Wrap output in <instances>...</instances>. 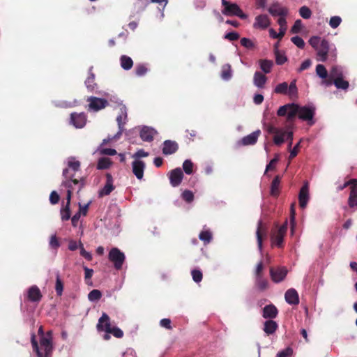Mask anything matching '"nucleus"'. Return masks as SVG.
I'll list each match as a JSON object with an SVG mask.
<instances>
[{"label":"nucleus","instance_id":"obj_42","mask_svg":"<svg viewBox=\"0 0 357 357\" xmlns=\"http://www.w3.org/2000/svg\"><path fill=\"white\" fill-rule=\"evenodd\" d=\"M348 204L351 208L357 206V190H350L349 197L348 199Z\"/></svg>","mask_w":357,"mask_h":357},{"label":"nucleus","instance_id":"obj_6","mask_svg":"<svg viewBox=\"0 0 357 357\" xmlns=\"http://www.w3.org/2000/svg\"><path fill=\"white\" fill-rule=\"evenodd\" d=\"M266 130L269 134H273L274 143L280 146L285 141L286 130L284 128H277L271 124L266 126Z\"/></svg>","mask_w":357,"mask_h":357},{"label":"nucleus","instance_id":"obj_41","mask_svg":"<svg viewBox=\"0 0 357 357\" xmlns=\"http://www.w3.org/2000/svg\"><path fill=\"white\" fill-rule=\"evenodd\" d=\"M111 164L112 162L109 158H101L98 162L97 168L98 169H107L110 167Z\"/></svg>","mask_w":357,"mask_h":357},{"label":"nucleus","instance_id":"obj_10","mask_svg":"<svg viewBox=\"0 0 357 357\" xmlns=\"http://www.w3.org/2000/svg\"><path fill=\"white\" fill-rule=\"evenodd\" d=\"M287 274V269L285 267H278L273 268L271 267L270 268V276L271 280L275 282L278 283L284 280Z\"/></svg>","mask_w":357,"mask_h":357},{"label":"nucleus","instance_id":"obj_3","mask_svg":"<svg viewBox=\"0 0 357 357\" xmlns=\"http://www.w3.org/2000/svg\"><path fill=\"white\" fill-rule=\"evenodd\" d=\"M274 93L288 96L290 99L297 98L298 93L296 80H292L289 85L286 82L278 84L274 89Z\"/></svg>","mask_w":357,"mask_h":357},{"label":"nucleus","instance_id":"obj_7","mask_svg":"<svg viewBox=\"0 0 357 357\" xmlns=\"http://www.w3.org/2000/svg\"><path fill=\"white\" fill-rule=\"evenodd\" d=\"M63 176L66 179V181H63L62 185L67 188L68 189L74 190L73 188V184L77 185L80 183L79 190H80L83 186L84 185V179H82L81 181H79L77 179L73 178L74 174L70 173V169H64L63 171Z\"/></svg>","mask_w":357,"mask_h":357},{"label":"nucleus","instance_id":"obj_17","mask_svg":"<svg viewBox=\"0 0 357 357\" xmlns=\"http://www.w3.org/2000/svg\"><path fill=\"white\" fill-rule=\"evenodd\" d=\"M268 10L273 17L280 16V17H284L288 14V9L281 6L278 2L271 4Z\"/></svg>","mask_w":357,"mask_h":357},{"label":"nucleus","instance_id":"obj_58","mask_svg":"<svg viewBox=\"0 0 357 357\" xmlns=\"http://www.w3.org/2000/svg\"><path fill=\"white\" fill-rule=\"evenodd\" d=\"M342 19L339 16H333L331 17L329 21V25L333 28L335 29L340 24Z\"/></svg>","mask_w":357,"mask_h":357},{"label":"nucleus","instance_id":"obj_54","mask_svg":"<svg viewBox=\"0 0 357 357\" xmlns=\"http://www.w3.org/2000/svg\"><path fill=\"white\" fill-rule=\"evenodd\" d=\"M241 45L247 49H253L255 44L253 42L248 38H242L240 40Z\"/></svg>","mask_w":357,"mask_h":357},{"label":"nucleus","instance_id":"obj_34","mask_svg":"<svg viewBox=\"0 0 357 357\" xmlns=\"http://www.w3.org/2000/svg\"><path fill=\"white\" fill-rule=\"evenodd\" d=\"M255 286L259 291H264L268 288V282L263 277H259L255 278Z\"/></svg>","mask_w":357,"mask_h":357},{"label":"nucleus","instance_id":"obj_21","mask_svg":"<svg viewBox=\"0 0 357 357\" xmlns=\"http://www.w3.org/2000/svg\"><path fill=\"white\" fill-rule=\"evenodd\" d=\"M157 132L153 128L144 126L140 130L139 136L143 141L151 142L153 140Z\"/></svg>","mask_w":357,"mask_h":357},{"label":"nucleus","instance_id":"obj_9","mask_svg":"<svg viewBox=\"0 0 357 357\" xmlns=\"http://www.w3.org/2000/svg\"><path fill=\"white\" fill-rule=\"evenodd\" d=\"M340 77H344L342 68L337 66H334L330 69L328 78L323 80L322 84L328 86H331L334 80Z\"/></svg>","mask_w":357,"mask_h":357},{"label":"nucleus","instance_id":"obj_56","mask_svg":"<svg viewBox=\"0 0 357 357\" xmlns=\"http://www.w3.org/2000/svg\"><path fill=\"white\" fill-rule=\"evenodd\" d=\"M191 275L192 277L193 280L195 282H199L202 281L203 278V275L201 271L197 269H194L191 272Z\"/></svg>","mask_w":357,"mask_h":357},{"label":"nucleus","instance_id":"obj_14","mask_svg":"<svg viewBox=\"0 0 357 357\" xmlns=\"http://www.w3.org/2000/svg\"><path fill=\"white\" fill-rule=\"evenodd\" d=\"M106 183L104 187L99 190L98 197H102L104 196L109 195L115 188L113 185V177L111 174L107 173L106 175Z\"/></svg>","mask_w":357,"mask_h":357},{"label":"nucleus","instance_id":"obj_38","mask_svg":"<svg viewBox=\"0 0 357 357\" xmlns=\"http://www.w3.org/2000/svg\"><path fill=\"white\" fill-rule=\"evenodd\" d=\"M199 238L204 244H208L212 240V233L209 230L202 231L199 235Z\"/></svg>","mask_w":357,"mask_h":357},{"label":"nucleus","instance_id":"obj_46","mask_svg":"<svg viewBox=\"0 0 357 357\" xmlns=\"http://www.w3.org/2000/svg\"><path fill=\"white\" fill-rule=\"evenodd\" d=\"M193 163L190 160H185L183 163V169L186 174L190 175L193 172Z\"/></svg>","mask_w":357,"mask_h":357},{"label":"nucleus","instance_id":"obj_27","mask_svg":"<svg viewBox=\"0 0 357 357\" xmlns=\"http://www.w3.org/2000/svg\"><path fill=\"white\" fill-rule=\"evenodd\" d=\"M285 301L290 305H297L299 303V298L297 291L294 289H288L284 295Z\"/></svg>","mask_w":357,"mask_h":357},{"label":"nucleus","instance_id":"obj_55","mask_svg":"<svg viewBox=\"0 0 357 357\" xmlns=\"http://www.w3.org/2000/svg\"><path fill=\"white\" fill-rule=\"evenodd\" d=\"M147 71L148 69L144 64H139L135 67V74L139 77L144 76Z\"/></svg>","mask_w":357,"mask_h":357},{"label":"nucleus","instance_id":"obj_5","mask_svg":"<svg viewBox=\"0 0 357 357\" xmlns=\"http://www.w3.org/2000/svg\"><path fill=\"white\" fill-rule=\"evenodd\" d=\"M108 259L114 264V266L116 270H120L123 266L126 257L124 253L119 248H113L109 252Z\"/></svg>","mask_w":357,"mask_h":357},{"label":"nucleus","instance_id":"obj_45","mask_svg":"<svg viewBox=\"0 0 357 357\" xmlns=\"http://www.w3.org/2000/svg\"><path fill=\"white\" fill-rule=\"evenodd\" d=\"M70 205H66L61 209V218L63 221L68 220L70 218Z\"/></svg>","mask_w":357,"mask_h":357},{"label":"nucleus","instance_id":"obj_62","mask_svg":"<svg viewBox=\"0 0 357 357\" xmlns=\"http://www.w3.org/2000/svg\"><path fill=\"white\" fill-rule=\"evenodd\" d=\"M263 269H264V264L262 261H260L257 264L256 270H255V278L263 277Z\"/></svg>","mask_w":357,"mask_h":357},{"label":"nucleus","instance_id":"obj_1","mask_svg":"<svg viewBox=\"0 0 357 357\" xmlns=\"http://www.w3.org/2000/svg\"><path fill=\"white\" fill-rule=\"evenodd\" d=\"M277 114L279 116H286V121L288 124H293L296 116L308 124H314L312 121L315 114V108L312 106H300L296 103H288L279 107Z\"/></svg>","mask_w":357,"mask_h":357},{"label":"nucleus","instance_id":"obj_61","mask_svg":"<svg viewBox=\"0 0 357 357\" xmlns=\"http://www.w3.org/2000/svg\"><path fill=\"white\" fill-rule=\"evenodd\" d=\"M292 353H293L292 349L290 347H287L285 349L280 351L277 354V357H289L290 356H291Z\"/></svg>","mask_w":357,"mask_h":357},{"label":"nucleus","instance_id":"obj_33","mask_svg":"<svg viewBox=\"0 0 357 357\" xmlns=\"http://www.w3.org/2000/svg\"><path fill=\"white\" fill-rule=\"evenodd\" d=\"M120 62L121 68L126 70L131 69L133 66L132 59L126 55H122L120 57Z\"/></svg>","mask_w":357,"mask_h":357},{"label":"nucleus","instance_id":"obj_47","mask_svg":"<svg viewBox=\"0 0 357 357\" xmlns=\"http://www.w3.org/2000/svg\"><path fill=\"white\" fill-rule=\"evenodd\" d=\"M55 290L58 296H61L63 290V283L60 278L59 274L56 275Z\"/></svg>","mask_w":357,"mask_h":357},{"label":"nucleus","instance_id":"obj_52","mask_svg":"<svg viewBox=\"0 0 357 357\" xmlns=\"http://www.w3.org/2000/svg\"><path fill=\"white\" fill-rule=\"evenodd\" d=\"M303 28L302 21L301 20H296L294 25L291 28V33H298Z\"/></svg>","mask_w":357,"mask_h":357},{"label":"nucleus","instance_id":"obj_13","mask_svg":"<svg viewBox=\"0 0 357 357\" xmlns=\"http://www.w3.org/2000/svg\"><path fill=\"white\" fill-rule=\"evenodd\" d=\"M271 24V20L267 15L261 14L257 15L255 19L253 28L257 29L264 30Z\"/></svg>","mask_w":357,"mask_h":357},{"label":"nucleus","instance_id":"obj_31","mask_svg":"<svg viewBox=\"0 0 357 357\" xmlns=\"http://www.w3.org/2000/svg\"><path fill=\"white\" fill-rule=\"evenodd\" d=\"M267 77L260 72H255L254 75V84L258 88H264L266 82Z\"/></svg>","mask_w":357,"mask_h":357},{"label":"nucleus","instance_id":"obj_16","mask_svg":"<svg viewBox=\"0 0 357 357\" xmlns=\"http://www.w3.org/2000/svg\"><path fill=\"white\" fill-rule=\"evenodd\" d=\"M317 56L319 57L318 59L322 62L327 60L328 53L329 52V43L326 39H322L320 45L316 49Z\"/></svg>","mask_w":357,"mask_h":357},{"label":"nucleus","instance_id":"obj_24","mask_svg":"<svg viewBox=\"0 0 357 357\" xmlns=\"http://www.w3.org/2000/svg\"><path fill=\"white\" fill-rule=\"evenodd\" d=\"M126 119H127L126 109L125 107H123L121 108L120 114L118 115L116 117V121H117L118 126H119V131L116 135V137H119L122 134V132L124 130L123 126L126 124Z\"/></svg>","mask_w":357,"mask_h":357},{"label":"nucleus","instance_id":"obj_29","mask_svg":"<svg viewBox=\"0 0 357 357\" xmlns=\"http://www.w3.org/2000/svg\"><path fill=\"white\" fill-rule=\"evenodd\" d=\"M281 177L279 175L275 176L271 182L270 194L271 196L277 197L280 194V185Z\"/></svg>","mask_w":357,"mask_h":357},{"label":"nucleus","instance_id":"obj_11","mask_svg":"<svg viewBox=\"0 0 357 357\" xmlns=\"http://www.w3.org/2000/svg\"><path fill=\"white\" fill-rule=\"evenodd\" d=\"M88 101L89 102V109L93 111H99L105 108L109 104L107 100L93 96L89 97Z\"/></svg>","mask_w":357,"mask_h":357},{"label":"nucleus","instance_id":"obj_19","mask_svg":"<svg viewBox=\"0 0 357 357\" xmlns=\"http://www.w3.org/2000/svg\"><path fill=\"white\" fill-rule=\"evenodd\" d=\"M309 201V188L307 183L304 184L301 188L298 194V202L301 208L306 207Z\"/></svg>","mask_w":357,"mask_h":357},{"label":"nucleus","instance_id":"obj_50","mask_svg":"<svg viewBox=\"0 0 357 357\" xmlns=\"http://www.w3.org/2000/svg\"><path fill=\"white\" fill-rule=\"evenodd\" d=\"M275 56V63L278 65H282L287 61V57L284 53H282L280 51L274 53Z\"/></svg>","mask_w":357,"mask_h":357},{"label":"nucleus","instance_id":"obj_51","mask_svg":"<svg viewBox=\"0 0 357 357\" xmlns=\"http://www.w3.org/2000/svg\"><path fill=\"white\" fill-rule=\"evenodd\" d=\"M295 216H296V211H295V204L293 203L291 205L290 208V223H291V233L294 231V228L295 227Z\"/></svg>","mask_w":357,"mask_h":357},{"label":"nucleus","instance_id":"obj_23","mask_svg":"<svg viewBox=\"0 0 357 357\" xmlns=\"http://www.w3.org/2000/svg\"><path fill=\"white\" fill-rule=\"evenodd\" d=\"M267 228L264 225L263 222L260 220L258 222L257 229L256 231L258 248L260 251L262 250L263 237L266 236Z\"/></svg>","mask_w":357,"mask_h":357},{"label":"nucleus","instance_id":"obj_40","mask_svg":"<svg viewBox=\"0 0 357 357\" xmlns=\"http://www.w3.org/2000/svg\"><path fill=\"white\" fill-rule=\"evenodd\" d=\"M344 77H340L337 79H335L333 82V84L335 86L337 89L347 90L349 86V84L347 81L344 80L343 79Z\"/></svg>","mask_w":357,"mask_h":357},{"label":"nucleus","instance_id":"obj_25","mask_svg":"<svg viewBox=\"0 0 357 357\" xmlns=\"http://www.w3.org/2000/svg\"><path fill=\"white\" fill-rule=\"evenodd\" d=\"M278 314V310L273 304H269L266 305L263 308L262 316L264 319H274Z\"/></svg>","mask_w":357,"mask_h":357},{"label":"nucleus","instance_id":"obj_15","mask_svg":"<svg viewBox=\"0 0 357 357\" xmlns=\"http://www.w3.org/2000/svg\"><path fill=\"white\" fill-rule=\"evenodd\" d=\"M43 298L42 293L36 285L31 286L27 290L26 298L33 303H39Z\"/></svg>","mask_w":357,"mask_h":357},{"label":"nucleus","instance_id":"obj_8","mask_svg":"<svg viewBox=\"0 0 357 357\" xmlns=\"http://www.w3.org/2000/svg\"><path fill=\"white\" fill-rule=\"evenodd\" d=\"M70 123L76 128H82L86 123V115L84 112H73L70 114Z\"/></svg>","mask_w":357,"mask_h":357},{"label":"nucleus","instance_id":"obj_64","mask_svg":"<svg viewBox=\"0 0 357 357\" xmlns=\"http://www.w3.org/2000/svg\"><path fill=\"white\" fill-rule=\"evenodd\" d=\"M240 36L237 32H229L225 36V39H228L231 41L236 40L239 38Z\"/></svg>","mask_w":357,"mask_h":357},{"label":"nucleus","instance_id":"obj_36","mask_svg":"<svg viewBox=\"0 0 357 357\" xmlns=\"http://www.w3.org/2000/svg\"><path fill=\"white\" fill-rule=\"evenodd\" d=\"M317 75L324 80L328 78L329 73H328L326 67L322 64H318L316 66Z\"/></svg>","mask_w":357,"mask_h":357},{"label":"nucleus","instance_id":"obj_44","mask_svg":"<svg viewBox=\"0 0 357 357\" xmlns=\"http://www.w3.org/2000/svg\"><path fill=\"white\" fill-rule=\"evenodd\" d=\"M101 297L102 293L98 289H93L88 294V299L92 302L99 301L101 298Z\"/></svg>","mask_w":357,"mask_h":357},{"label":"nucleus","instance_id":"obj_60","mask_svg":"<svg viewBox=\"0 0 357 357\" xmlns=\"http://www.w3.org/2000/svg\"><path fill=\"white\" fill-rule=\"evenodd\" d=\"M80 255L88 261L92 260V255L89 252L86 251L82 243L79 242Z\"/></svg>","mask_w":357,"mask_h":357},{"label":"nucleus","instance_id":"obj_28","mask_svg":"<svg viewBox=\"0 0 357 357\" xmlns=\"http://www.w3.org/2000/svg\"><path fill=\"white\" fill-rule=\"evenodd\" d=\"M93 67L89 70V76L85 80V85L89 91L93 92L97 88V84L95 82V74L92 72Z\"/></svg>","mask_w":357,"mask_h":357},{"label":"nucleus","instance_id":"obj_48","mask_svg":"<svg viewBox=\"0 0 357 357\" xmlns=\"http://www.w3.org/2000/svg\"><path fill=\"white\" fill-rule=\"evenodd\" d=\"M107 329L108 331L107 333H111L116 338H121L123 337V331L116 326L107 328Z\"/></svg>","mask_w":357,"mask_h":357},{"label":"nucleus","instance_id":"obj_35","mask_svg":"<svg viewBox=\"0 0 357 357\" xmlns=\"http://www.w3.org/2000/svg\"><path fill=\"white\" fill-rule=\"evenodd\" d=\"M278 23L280 26L278 33H279L280 40H281L285 35L287 28V21H286L285 17H280L278 20Z\"/></svg>","mask_w":357,"mask_h":357},{"label":"nucleus","instance_id":"obj_18","mask_svg":"<svg viewBox=\"0 0 357 357\" xmlns=\"http://www.w3.org/2000/svg\"><path fill=\"white\" fill-rule=\"evenodd\" d=\"M132 172L137 179L141 180L144 176L145 162L140 160H135L132 162Z\"/></svg>","mask_w":357,"mask_h":357},{"label":"nucleus","instance_id":"obj_49","mask_svg":"<svg viewBox=\"0 0 357 357\" xmlns=\"http://www.w3.org/2000/svg\"><path fill=\"white\" fill-rule=\"evenodd\" d=\"M299 14L303 18L307 20L311 17L312 11L307 6H303L299 9Z\"/></svg>","mask_w":357,"mask_h":357},{"label":"nucleus","instance_id":"obj_2","mask_svg":"<svg viewBox=\"0 0 357 357\" xmlns=\"http://www.w3.org/2000/svg\"><path fill=\"white\" fill-rule=\"evenodd\" d=\"M31 344L33 351L36 353L38 357H48L52 351V344L50 339L46 337H41L40 340V347L36 340V335H31Z\"/></svg>","mask_w":357,"mask_h":357},{"label":"nucleus","instance_id":"obj_32","mask_svg":"<svg viewBox=\"0 0 357 357\" xmlns=\"http://www.w3.org/2000/svg\"><path fill=\"white\" fill-rule=\"evenodd\" d=\"M259 63L260 65V68L264 73L268 74L271 73L273 66V61L268 59H260Z\"/></svg>","mask_w":357,"mask_h":357},{"label":"nucleus","instance_id":"obj_39","mask_svg":"<svg viewBox=\"0 0 357 357\" xmlns=\"http://www.w3.org/2000/svg\"><path fill=\"white\" fill-rule=\"evenodd\" d=\"M284 236L278 234V232H275V234H273L271 236V241L272 244L280 248L282 246L283 244V240H284Z\"/></svg>","mask_w":357,"mask_h":357},{"label":"nucleus","instance_id":"obj_57","mask_svg":"<svg viewBox=\"0 0 357 357\" xmlns=\"http://www.w3.org/2000/svg\"><path fill=\"white\" fill-rule=\"evenodd\" d=\"M291 42L298 48L303 49L305 47V42L300 36H294L291 38Z\"/></svg>","mask_w":357,"mask_h":357},{"label":"nucleus","instance_id":"obj_63","mask_svg":"<svg viewBox=\"0 0 357 357\" xmlns=\"http://www.w3.org/2000/svg\"><path fill=\"white\" fill-rule=\"evenodd\" d=\"M59 195L56 191H52L50 195V202L52 204H56L59 201Z\"/></svg>","mask_w":357,"mask_h":357},{"label":"nucleus","instance_id":"obj_12","mask_svg":"<svg viewBox=\"0 0 357 357\" xmlns=\"http://www.w3.org/2000/svg\"><path fill=\"white\" fill-rule=\"evenodd\" d=\"M169 182L172 186H178L183 178V173L181 168H176L169 173Z\"/></svg>","mask_w":357,"mask_h":357},{"label":"nucleus","instance_id":"obj_37","mask_svg":"<svg viewBox=\"0 0 357 357\" xmlns=\"http://www.w3.org/2000/svg\"><path fill=\"white\" fill-rule=\"evenodd\" d=\"M221 77L225 80H229L231 77V69L229 64H225L222 67Z\"/></svg>","mask_w":357,"mask_h":357},{"label":"nucleus","instance_id":"obj_53","mask_svg":"<svg viewBox=\"0 0 357 357\" xmlns=\"http://www.w3.org/2000/svg\"><path fill=\"white\" fill-rule=\"evenodd\" d=\"M181 197L188 203H190L194 199V195L192 191L185 190L181 195Z\"/></svg>","mask_w":357,"mask_h":357},{"label":"nucleus","instance_id":"obj_43","mask_svg":"<svg viewBox=\"0 0 357 357\" xmlns=\"http://www.w3.org/2000/svg\"><path fill=\"white\" fill-rule=\"evenodd\" d=\"M68 169H72L74 172H76L80 169V162L76 160L75 158H70L68 162Z\"/></svg>","mask_w":357,"mask_h":357},{"label":"nucleus","instance_id":"obj_4","mask_svg":"<svg viewBox=\"0 0 357 357\" xmlns=\"http://www.w3.org/2000/svg\"><path fill=\"white\" fill-rule=\"evenodd\" d=\"M222 6L223 9L222 13L226 16H237L241 19L245 20L248 17L238 4L236 3H231L227 0H221Z\"/></svg>","mask_w":357,"mask_h":357},{"label":"nucleus","instance_id":"obj_30","mask_svg":"<svg viewBox=\"0 0 357 357\" xmlns=\"http://www.w3.org/2000/svg\"><path fill=\"white\" fill-rule=\"evenodd\" d=\"M278 328V324L273 320H267L264 324V331L267 335L273 334Z\"/></svg>","mask_w":357,"mask_h":357},{"label":"nucleus","instance_id":"obj_22","mask_svg":"<svg viewBox=\"0 0 357 357\" xmlns=\"http://www.w3.org/2000/svg\"><path fill=\"white\" fill-rule=\"evenodd\" d=\"M178 149V144L175 141L165 140L163 142L162 153L164 155H171L176 153Z\"/></svg>","mask_w":357,"mask_h":357},{"label":"nucleus","instance_id":"obj_59","mask_svg":"<svg viewBox=\"0 0 357 357\" xmlns=\"http://www.w3.org/2000/svg\"><path fill=\"white\" fill-rule=\"evenodd\" d=\"M322 39L319 36H312L309 40L310 45L314 48L317 49L320 45Z\"/></svg>","mask_w":357,"mask_h":357},{"label":"nucleus","instance_id":"obj_20","mask_svg":"<svg viewBox=\"0 0 357 357\" xmlns=\"http://www.w3.org/2000/svg\"><path fill=\"white\" fill-rule=\"evenodd\" d=\"M96 328L98 331H105V333H107V328H112L110 318L105 312H103L99 318Z\"/></svg>","mask_w":357,"mask_h":357},{"label":"nucleus","instance_id":"obj_26","mask_svg":"<svg viewBox=\"0 0 357 357\" xmlns=\"http://www.w3.org/2000/svg\"><path fill=\"white\" fill-rule=\"evenodd\" d=\"M261 134L260 130H257L251 134L245 136L241 139V143L244 146L254 145L257 143L258 137Z\"/></svg>","mask_w":357,"mask_h":357}]
</instances>
